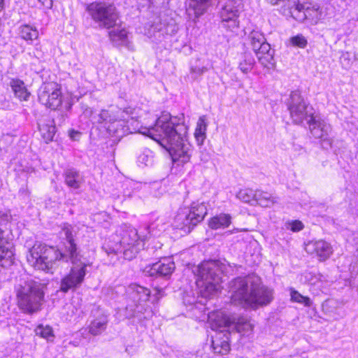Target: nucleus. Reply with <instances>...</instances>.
I'll list each match as a JSON object with an SVG mask.
<instances>
[{
    "label": "nucleus",
    "mask_w": 358,
    "mask_h": 358,
    "mask_svg": "<svg viewBox=\"0 0 358 358\" xmlns=\"http://www.w3.org/2000/svg\"><path fill=\"white\" fill-rule=\"evenodd\" d=\"M255 63V61L252 54L250 52H245L239 63V69L243 73H247L252 70Z\"/></svg>",
    "instance_id": "cd10ccee"
},
{
    "label": "nucleus",
    "mask_w": 358,
    "mask_h": 358,
    "mask_svg": "<svg viewBox=\"0 0 358 358\" xmlns=\"http://www.w3.org/2000/svg\"><path fill=\"white\" fill-rule=\"evenodd\" d=\"M226 269V265L217 260L203 262L194 270L197 276V286L211 294L219 289V285L222 282V278Z\"/></svg>",
    "instance_id": "423d86ee"
},
{
    "label": "nucleus",
    "mask_w": 358,
    "mask_h": 358,
    "mask_svg": "<svg viewBox=\"0 0 358 358\" xmlns=\"http://www.w3.org/2000/svg\"><path fill=\"white\" fill-rule=\"evenodd\" d=\"M126 124H129L130 129L132 130L134 127H138L141 131L151 130L155 127V124L150 127H145L140 125V123L138 120H134V114L129 115V117L126 116Z\"/></svg>",
    "instance_id": "f704fd0d"
},
{
    "label": "nucleus",
    "mask_w": 358,
    "mask_h": 358,
    "mask_svg": "<svg viewBox=\"0 0 358 358\" xmlns=\"http://www.w3.org/2000/svg\"><path fill=\"white\" fill-rule=\"evenodd\" d=\"M288 8L291 16L299 22H303L310 16V4L300 0H288Z\"/></svg>",
    "instance_id": "2eb2a0df"
},
{
    "label": "nucleus",
    "mask_w": 358,
    "mask_h": 358,
    "mask_svg": "<svg viewBox=\"0 0 358 358\" xmlns=\"http://www.w3.org/2000/svg\"><path fill=\"white\" fill-rule=\"evenodd\" d=\"M309 129L312 136L320 140L322 145L324 148L331 147L332 140L330 138L331 127L324 120L317 117H311L308 121Z\"/></svg>",
    "instance_id": "f8f14e48"
},
{
    "label": "nucleus",
    "mask_w": 358,
    "mask_h": 358,
    "mask_svg": "<svg viewBox=\"0 0 358 358\" xmlns=\"http://www.w3.org/2000/svg\"><path fill=\"white\" fill-rule=\"evenodd\" d=\"M60 234L66 241L65 252H61L57 248L42 243H36L29 250L27 256V262L36 270L46 273H53L57 262L62 260L71 261L72 266L60 283V290L66 293L70 289H76L83 282L87 273V264L82 262L81 255L78 251L74 241L73 227L69 224H64Z\"/></svg>",
    "instance_id": "f03ea898"
},
{
    "label": "nucleus",
    "mask_w": 358,
    "mask_h": 358,
    "mask_svg": "<svg viewBox=\"0 0 358 358\" xmlns=\"http://www.w3.org/2000/svg\"><path fill=\"white\" fill-rule=\"evenodd\" d=\"M210 5V0H189V9H192L196 17L203 15Z\"/></svg>",
    "instance_id": "a878e982"
},
{
    "label": "nucleus",
    "mask_w": 358,
    "mask_h": 358,
    "mask_svg": "<svg viewBox=\"0 0 358 358\" xmlns=\"http://www.w3.org/2000/svg\"><path fill=\"white\" fill-rule=\"evenodd\" d=\"M248 38L249 44L255 52L259 50H262L263 45H270L266 42L264 34L259 31H252L250 33Z\"/></svg>",
    "instance_id": "412c9836"
},
{
    "label": "nucleus",
    "mask_w": 358,
    "mask_h": 358,
    "mask_svg": "<svg viewBox=\"0 0 358 358\" xmlns=\"http://www.w3.org/2000/svg\"><path fill=\"white\" fill-rule=\"evenodd\" d=\"M137 162L139 164L150 166L154 162V154L150 149L145 148L138 156Z\"/></svg>",
    "instance_id": "2f4dec72"
},
{
    "label": "nucleus",
    "mask_w": 358,
    "mask_h": 358,
    "mask_svg": "<svg viewBox=\"0 0 358 358\" xmlns=\"http://www.w3.org/2000/svg\"><path fill=\"white\" fill-rule=\"evenodd\" d=\"M128 294L135 303H140L148 300L150 292L144 287L131 285L128 289Z\"/></svg>",
    "instance_id": "a211bd4d"
},
{
    "label": "nucleus",
    "mask_w": 358,
    "mask_h": 358,
    "mask_svg": "<svg viewBox=\"0 0 358 358\" xmlns=\"http://www.w3.org/2000/svg\"><path fill=\"white\" fill-rule=\"evenodd\" d=\"M292 44L301 48H304L307 45L306 38L301 34H298L290 38Z\"/></svg>",
    "instance_id": "c9c22d12"
},
{
    "label": "nucleus",
    "mask_w": 358,
    "mask_h": 358,
    "mask_svg": "<svg viewBox=\"0 0 358 358\" xmlns=\"http://www.w3.org/2000/svg\"><path fill=\"white\" fill-rule=\"evenodd\" d=\"M259 62L264 67L268 69H273L275 66V62L273 58V50H271L270 45H264L262 48V50L255 52Z\"/></svg>",
    "instance_id": "f3484780"
},
{
    "label": "nucleus",
    "mask_w": 358,
    "mask_h": 358,
    "mask_svg": "<svg viewBox=\"0 0 358 358\" xmlns=\"http://www.w3.org/2000/svg\"><path fill=\"white\" fill-rule=\"evenodd\" d=\"M231 217L229 214L220 213L212 217L208 223L209 227L213 229L226 228L230 225Z\"/></svg>",
    "instance_id": "b1692460"
},
{
    "label": "nucleus",
    "mask_w": 358,
    "mask_h": 358,
    "mask_svg": "<svg viewBox=\"0 0 358 358\" xmlns=\"http://www.w3.org/2000/svg\"><path fill=\"white\" fill-rule=\"evenodd\" d=\"M278 201V198L270 193L261 190L255 191V204H259L262 207H271Z\"/></svg>",
    "instance_id": "5701e85b"
},
{
    "label": "nucleus",
    "mask_w": 358,
    "mask_h": 358,
    "mask_svg": "<svg viewBox=\"0 0 358 358\" xmlns=\"http://www.w3.org/2000/svg\"><path fill=\"white\" fill-rule=\"evenodd\" d=\"M46 285L43 283L29 280L17 288V305L24 313L33 314L39 311L44 301V290Z\"/></svg>",
    "instance_id": "39448f33"
},
{
    "label": "nucleus",
    "mask_w": 358,
    "mask_h": 358,
    "mask_svg": "<svg viewBox=\"0 0 358 358\" xmlns=\"http://www.w3.org/2000/svg\"><path fill=\"white\" fill-rule=\"evenodd\" d=\"M86 10L99 28L110 29L117 24L119 15L114 5L106 2H92Z\"/></svg>",
    "instance_id": "6e6552de"
},
{
    "label": "nucleus",
    "mask_w": 358,
    "mask_h": 358,
    "mask_svg": "<svg viewBox=\"0 0 358 358\" xmlns=\"http://www.w3.org/2000/svg\"><path fill=\"white\" fill-rule=\"evenodd\" d=\"M83 115L87 118L90 119V121L94 123V121L92 120L94 117H96V115H94V112L92 108H89L87 106H83Z\"/></svg>",
    "instance_id": "4c0bfd02"
},
{
    "label": "nucleus",
    "mask_w": 358,
    "mask_h": 358,
    "mask_svg": "<svg viewBox=\"0 0 358 358\" xmlns=\"http://www.w3.org/2000/svg\"><path fill=\"white\" fill-rule=\"evenodd\" d=\"M117 117V111L113 113L106 110H102L96 117H94L93 120L94 122L97 123H105L110 124L111 122L114 121Z\"/></svg>",
    "instance_id": "c85d7f7f"
},
{
    "label": "nucleus",
    "mask_w": 358,
    "mask_h": 358,
    "mask_svg": "<svg viewBox=\"0 0 358 358\" xmlns=\"http://www.w3.org/2000/svg\"><path fill=\"white\" fill-rule=\"evenodd\" d=\"M127 33L124 29L113 30L109 32V36L113 41H123L127 38Z\"/></svg>",
    "instance_id": "e433bc0d"
},
{
    "label": "nucleus",
    "mask_w": 358,
    "mask_h": 358,
    "mask_svg": "<svg viewBox=\"0 0 358 358\" xmlns=\"http://www.w3.org/2000/svg\"><path fill=\"white\" fill-rule=\"evenodd\" d=\"M341 59V63L343 65H345L347 66H350V55L348 54V52L343 54Z\"/></svg>",
    "instance_id": "a19ab883"
},
{
    "label": "nucleus",
    "mask_w": 358,
    "mask_h": 358,
    "mask_svg": "<svg viewBox=\"0 0 358 358\" xmlns=\"http://www.w3.org/2000/svg\"><path fill=\"white\" fill-rule=\"evenodd\" d=\"M207 215L204 203H193L189 208H180L174 217L173 226L189 233Z\"/></svg>",
    "instance_id": "0eeeda50"
},
{
    "label": "nucleus",
    "mask_w": 358,
    "mask_h": 358,
    "mask_svg": "<svg viewBox=\"0 0 358 358\" xmlns=\"http://www.w3.org/2000/svg\"><path fill=\"white\" fill-rule=\"evenodd\" d=\"M13 244L8 241L6 231L0 229V265L8 267L13 264Z\"/></svg>",
    "instance_id": "4468645a"
},
{
    "label": "nucleus",
    "mask_w": 358,
    "mask_h": 358,
    "mask_svg": "<svg viewBox=\"0 0 358 358\" xmlns=\"http://www.w3.org/2000/svg\"><path fill=\"white\" fill-rule=\"evenodd\" d=\"M107 324V315L102 313L91 322L88 327L89 333L93 336L100 335L106 330Z\"/></svg>",
    "instance_id": "aec40b11"
},
{
    "label": "nucleus",
    "mask_w": 358,
    "mask_h": 358,
    "mask_svg": "<svg viewBox=\"0 0 358 358\" xmlns=\"http://www.w3.org/2000/svg\"><path fill=\"white\" fill-rule=\"evenodd\" d=\"M288 109L290 116L295 124L301 123L308 117H313L312 107L306 103L300 93L292 92L288 101Z\"/></svg>",
    "instance_id": "9d476101"
},
{
    "label": "nucleus",
    "mask_w": 358,
    "mask_h": 358,
    "mask_svg": "<svg viewBox=\"0 0 358 358\" xmlns=\"http://www.w3.org/2000/svg\"><path fill=\"white\" fill-rule=\"evenodd\" d=\"M207 126L208 124L206 116H201L197 122L196 128L194 132V136L197 141L203 142L205 139Z\"/></svg>",
    "instance_id": "bb28decb"
},
{
    "label": "nucleus",
    "mask_w": 358,
    "mask_h": 358,
    "mask_svg": "<svg viewBox=\"0 0 358 358\" xmlns=\"http://www.w3.org/2000/svg\"><path fill=\"white\" fill-rule=\"evenodd\" d=\"M175 270V263L171 258H162L152 264L147 265L143 273L151 277H169Z\"/></svg>",
    "instance_id": "ddd939ff"
},
{
    "label": "nucleus",
    "mask_w": 358,
    "mask_h": 358,
    "mask_svg": "<svg viewBox=\"0 0 358 358\" xmlns=\"http://www.w3.org/2000/svg\"><path fill=\"white\" fill-rule=\"evenodd\" d=\"M305 250L309 254H315L320 260H325L332 253L330 244L323 240L309 242L306 245Z\"/></svg>",
    "instance_id": "dca6fc26"
},
{
    "label": "nucleus",
    "mask_w": 358,
    "mask_h": 358,
    "mask_svg": "<svg viewBox=\"0 0 358 358\" xmlns=\"http://www.w3.org/2000/svg\"><path fill=\"white\" fill-rule=\"evenodd\" d=\"M134 113L135 109L131 107L118 109L117 117L106 127L108 133L118 140L132 133L148 135L169 152L173 162L185 164L190 160L192 145L187 141V127L184 124L182 115L172 116L168 112H163L156 120L153 129L141 131L137 127L131 130L126 124V116Z\"/></svg>",
    "instance_id": "f257e3e1"
},
{
    "label": "nucleus",
    "mask_w": 358,
    "mask_h": 358,
    "mask_svg": "<svg viewBox=\"0 0 358 358\" xmlns=\"http://www.w3.org/2000/svg\"><path fill=\"white\" fill-rule=\"evenodd\" d=\"M236 197L244 203L255 205V192L251 189H241L237 193Z\"/></svg>",
    "instance_id": "c756f323"
},
{
    "label": "nucleus",
    "mask_w": 358,
    "mask_h": 358,
    "mask_svg": "<svg viewBox=\"0 0 358 358\" xmlns=\"http://www.w3.org/2000/svg\"><path fill=\"white\" fill-rule=\"evenodd\" d=\"M38 97L40 103L52 110L62 104L61 89L55 82L43 83L38 90Z\"/></svg>",
    "instance_id": "9b49d317"
},
{
    "label": "nucleus",
    "mask_w": 358,
    "mask_h": 358,
    "mask_svg": "<svg viewBox=\"0 0 358 358\" xmlns=\"http://www.w3.org/2000/svg\"><path fill=\"white\" fill-rule=\"evenodd\" d=\"M212 345H213V346L214 349H215V342L214 341H212Z\"/></svg>",
    "instance_id": "a18cd8bd"
},
{
    "label": "nucleus",
    "mask_w": 358,
    "mask_h": 358,
    "mask_svg": "<svg viewBox=\"0 0 358 358\" xmlns=\"http://www.w3.org/2000/svg\"><path fill=\"white\" fill-rule=\"evenodd\" d=\"M35 333L37 336H39L47 341H52L55 337L53 330L49 325L43 326V324H39L36 328Z\"/></svg>",
    "instance_id": "7c9ffc66"
},
{
    "label": "nucleus",
    "mask_w": 358,
    "mask_h": 358,
    "mask_svg": "<svg viewBox=\"0 0 358 358\" xmlns=\"http://www.w3.org/2000/svg\"><path fill=\"white\" fill-rule=\"evenodd\" d=\"M291 300L294 302L303 304L305 306L309 307L311 306V301L310 298L301 295L299 292L291 289L290 292Z\"/></svg>",
    "instance_id": "72a5a7b5"
},
{
    "label": "nucleus",
    "mask_w": 358,
    "mask_h": 358,
    "mask_svg": "<svg viewBox=\"0 0 358 358\" xmlns=\"http://www.w3.org/2000/svg\"><path fill=\"white\" fill-rule=\"evenodd\" d=\"M52 120H49L48 123H38V129L41 137L46 143H48L53 140L55 134V126Z\"/></svg>",
    "instance_id": "393cba45"
},
{
    "label": "nucleus",
    "mask_w": 358,
    "mask_h": 358,
    "mask_svg": "<svg viewBox=\"0 0 358 358\" xmlns=\"http://www.w3.org/2000/svg\"><path fill=\"white\" fill-rule=\"evenodd\" d=\"M64 181L68 187L78 189L83 183L84 180L79 171L74 169H69L64 172Z\"/></svg>",
    "instance_id": "6ab92c4d"
},
{
    "label": "nucleus",
    "mask_w": 358,
    "mask_h": 358,
    "mask_svg": "<svg viewBox=\"0 0 358 358\" xmlns=\"http://www.w3.org/2000/svg\"><path fill=\"white\" fill-rule=\"evenodd\" d=\"M221 347L224 352H227L229 350V345L225 341L222 343Z\"/></svg>",
    "instance_id": "37998d69"
},
{
    "label": "nucleus",
    "mask_w": 358,
    "mask_h": 358,
    "mask_svg": "<svg viewBox=\"0 0 358 358\" xmlns=\"http://www.w3.org/2000/svg\"><path fill=\"white\" fill-rule=\"evenodd\" d=\"M289 225L290 226V229L293 231H299L303 228V224L299 220L292 221L289 222Z\"/></svg>",
    "instance_id": "58836bf2"
},
{
    "label": "nucleus",
    "mask_w": 358,
    "mask_h": 358,
    "mask_svg": "<svg viewBox=\"0 0 358 358\" xmlns=\"http://www.w3.org/2000/svg\"><path fill=\"white\" fill-rule=\"evenodd\" d=\"M20 36L26 41H33L38 36V32L29 25H24L20 27Z\"/></svg>",
    "instance_id": "473e14b6"
},
{
    "label": "nucleus",
    "mask_w": 358,
    "mask_h": 358,
    "mask_svg": "<svg viewBox=\"0 0 358 358\" xmlns=\"http://www.w3.org/2000/svg\"><path fill=\"white\" fill-rule=\"evenodd\" d=\"M144 241V236L135 228L124 225L117 231L113 242L105 243L102 248L108 255L123 253L124 258L130 260L143 248Z\"/></svg>",
    "instance_id": "20e7f679"
},
{
    "label": "nucleus",
    "mask_w": 358,
    "mask_h": 358,
    "mask_svg": "<svg viewBox=\"0 0 358 358\" xmlns=\"http://www.w3.org/2000/svg\"><path fill=\"white\" fill-rule=\"evenodd\" d=\"M10 86L16 97L20 100H27L30 93L27 91L22 80L20 79H12L10 82Z\"/></svg>",
    "instance_id": "4be33fe9"
},
{
    "label": "nucleus",
    "mask_w": 358,
    "mask_h": 358,
    "mask_svg": "<svg viewBox=\"0 0 358 358\" xmlns=\"http://www.w3.org/2000/svg\"><path fill=\"white\" fill-rule=\"evenodd\" d=\"M231 301L244 308H257L268 305L273 299V290L262 284L255 275L237 277L229 282Z\"/></svg>",
    "instance_id": "7ed1b4c3"
},
{
    "label": "nucleus",
    "mask_w": 358,
    "mask_h": 358,
    "mask_svg": "<svg viewBox=\"0 0 358 358\" xmlns=\"http://www.w3.org/2000/svg\"><path fill=\"white\" fill-rule=\"evenodd\" d=\"M207 71V68L202 66H194L191 68V73L196 76H201Z\"/></svg>",
    "instance_id": "ea45409f"
},
{
    "label": "nucleus",
    "mask_w": 358,
    "mask_h": 358,
    "mask_svg": "<svg viewBox=\"0 0 358 358\" xmlns=\"http://www.w3.org/2000/svg\"><path fill=\"white\" fill-rule=\"evenodd\" d=\"M4 8V0H0V11Z\"/></svg>",
    "instance_id": "c03bdc74"
},
{
    "label": "nucleus",
    "mask_w": 358,
    "mask_h": 358,
    "mask_svg": "<svg viewBox=\"0 0 358 358\" xmlns=\"http://www.w3.org/2000/svg\"><path fill=\"white\" fill-rule=\"evenodd\" d=\"M10 215L6 211L0 210V223L9 220Z\"/></svg>",
    "instance_id": "79ce46f5"
},
{
    "label": "nucleus",
    "mask_w": 358,
    "mask_h": 358,
    "mask_svg": "<svg viewBox=\"0 0 358 358\" xmlns=\"http://www.w3.org/2000/svg\"><path fill=\"white\" fill-rule=\"evenodd\" d=\"M242 4L238 0H227L219 12L220 26L229 31H234L239 27V15Z\"/></svg>",
    "instance_id": "1a4fd4ad"
}]
</instances>
